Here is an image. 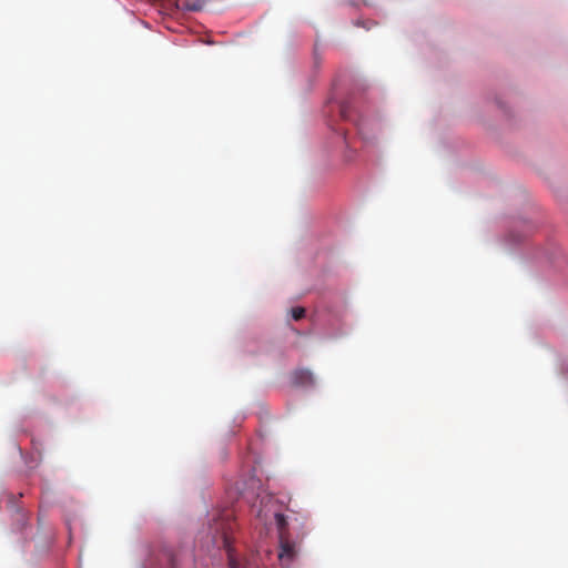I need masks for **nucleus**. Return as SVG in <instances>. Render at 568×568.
I'll return each mask as SVG.
<instances>
[{"mask_svg":"<svg viewBox=\"0 0 568 568\" xmlns=\"http://www.w3.org/2000/svg\"><path fill=\"white\" fill-rule=\"evenodd\" d=\"M233 529L232 514L229 510L217 514L209 525L207 545L211 544L213 548L226 550L230 568H242L231 547Z\"/></svg>","mask_w":568,"mask_h":568,"instance_id":"nucleus-1","label":"nucleus"},{"mask_svg":"<svg viewBox=\"0 0 568 568\" xmlns=\"http://www.w3.org/2000/svg\"><path fill=\"white\" fill-rule=\"evenodd\" d=\"M175 568V557L171 549L164 548L152 555L144 564L145 568Z\"/></svg>","mask_w":568,"mask_h":568,"instance_id":"nucleus-2","label":"nucleus"},{"mask_svg":"<svg viewBox=\"0 0 568 568\" xmlns=\"http://www.w3.org/2000/svg\"><path fill=\"white\" fill-rule=\"evenodd\" d=\"M280 539V551H278V560L284 565L291 562L296 554V545L294 541L290 539L288 535H282L278 537Z\"/></svg>","mask_w":568,"mask_h":568,"instance_id":"nucleus-3","label":"nucleus"},{"mask_svg":"<svg viewBox=\"0 0 568 568\" xmlns=\"http://www.w3.org/2000/svg\"><path fill=\"white\" fill-rule=\"evenodd\" d=\"M292 383L296 386H313L315 384V378L311 371L300 368L293 372Z\"/></svg>","mask_w":568,"mask_h":568,"instance_id":"nucleus-4","label":"nucleus"},{"mask_svg":"<svg viewBox=\"0 0 568 568\" xmlns=\"http://www.w3.org/2000/svg\"><path fill=\"white\" fill-rule=\"evenodd\" d=\"M275 523L278 530V537H282V535H288L286 526L287 521L283 514L276 513L275 514Z\"/></svg>","mask_w":568,"mask_h":568,"instance_id":"nucleus-5","label":"nucleus"},{"mask_svg":"<svg viewBox=\"0 0 568 568\" xmlns=\"http://www.w3.org/2000/svg\"><path fill=\"white\" fill-rule=\"evenodd\" d=\"M291 313H292V317L295 321H300V320H302L305 316V308H303V307H294V308H292Z\"/></svg>","mask_w":568,"mask_h":568,"instance_id":"nucleus-6","label":"nucleus"},{"mask_svg":"<svg viewBox=\"0 0 568 568\" xmlns=\"http://www.w3.org/2000/svg\"><path fill=\"white\" fill-rule=\"evenodd\" d=\"M185 9L186 10H190V11H199L202 9V3L201 2H192V3H185L184 4Z\"/></svg>","mask_w":568,"mask_h":568,"instance_id":"nucleus-7","label":"nucleus"},{"mask_svg":"<svg viewBox=\"0 0 568 568\" xmlns=\"http://www.w3.org/2000/svg\"><path fill=\"white\" fill-rule=\"evenodd\" d=\"M341 115L343 119H348V106L347 105H342L341 106Z\"/></svg>","mask_w":568,"mask_h":568,"instance_id":"nucleus-8","label":"nucleus"}]
</instances>
